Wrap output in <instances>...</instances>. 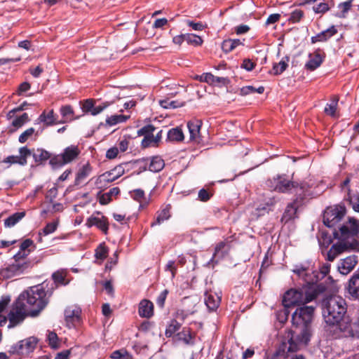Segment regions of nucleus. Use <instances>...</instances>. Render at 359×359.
I'll list each match as a JSON object with an SVG mask.
<instances>
[{
    "mask_svg": "<svg viewBox=\"0 0 359 359\" xmlns=\"http://www.w3.org/2000/svg\"><path fill=\"white\" fill-rule=\"evenodd\" d=\"M314 307L311 306H300L296 309L292 316V323L294 330L288 332L287 341H283L276 351L278 358H291L290 353L295 352L300 345L306 346L310 340L311 323L313 317ZM295 359H303L300 355Z\"/></svg>",
    "mask_w": 359,
    "mask_h": 359,
    "instance_id": "1",
    "label": "nucleus"
},
{
    "mask_svg": "<svg viewBox=\"0 0 359 359\" xmlns=\"http://www.w3.org/2000/svg\"><path fill=\"white\" fill-rule=\"evenodd\" d=\"M52 292L46 288L45 283L30 287L22 292L18 300L25 304L27 314L31 317H36L46 307Z\"/></svg>",
    "mask_w": 359,
    "mask_h": 359,
    "instance_id": "2",
    "label": "nucleus"
},
{
    "mask_svg": "<svg viewBox=\"0 0 359 359\" xmlns=\"http://www.w3.org/2000/svg\"><path fill=\"white\" fill-rule=\"evenodd\" d=\"M345 300L337 295L330 296L323 300V316L325 323L334 325L339 323L346 312Z\"/></svg>",
    "mask_w": 359,
    "mask_h": 359,
    "instance_id": "3",
    "label": "nucleus"
},
{
    "mask_svg": "<svg viewBox=\"0 0 359 359\" xmlns=\"http://www.w3.org/2000/svg\"><path fill=\"white\" fill-rule=\"evenodd\" d=\"M29 253L19 250L13 256L14 262L0 269V279L11 278L29 271L34 266L32 261L26 259Z\"/></svg>",
    "mask_w": 359,
    "mask_h": 359,
    "instance_id": "4",
    "label": "nucleus"
},
{
    "mask_svg": "<svg viewBox=\"0 0 359 359\" xmlns=\"http://www.w3.org/2000/svg\"><path fill=\"white\" fill-rule=\"evenodd\" d=\"M317 294L316 291L313 288L309 290L306 287L300 290L292 289L285 293L283 304L285 307L305 304L313 300Z\"/></svg>",
    "mask_w": 359,
    "mask_h": 359,
    "instance_id": "5",
    "label": "nucleus"
},
{
    "mask_svg": "<svg viewBox=\"0 0 359 359\" xmlns=\"http://www.w3.org/2000/svg\"><path fill=\"white\" fill-rule=\"evenodd\" d=\"M268 187L271 190L280 193H294L299 187L298 182L287 180L283 175H278L266 182Z\"/></svg>",
    "mask_w": 359,
    "mask_h": 359,
    "instance_id": "6",
    "label": "nucleus"
},
{
    "mask_svg": "<svg viewBox=\"0 0 359 359\" xmlns=\"http://www.w3.org/2000/svg\"><path fill=\"white\" fill-rule=\"evenodd\" d=\"M27 316L29 315L27 314V309L25 308V304H22L16 299L13 305L12 309L8 314V319L9 320L8 327L11 328L21 323Z\"/></svg>",
    "mask_w": 359,
    "mask_h": 359,
    "instance_id": "7",
    "label": "nucleus"
},
{
    "mask_svg": "<svg viewBox=\"0 0 359 359\" xmlns=\"http://www.w3.org/2000/svg\"><path fill=\"white\" fill-rule=\"evenodd\" d=\"M346 209L343 206L327 208L323 214V223L328 227H333L345 215Z\"/></svg>",
    "mask_w": 359,
    "mask_h": 359,
    "instance_id": "8",
    "label": "nucleus"
},
{
    "mask_svg": "<svg viewBox=\"0 0 359 359\" xmlns=\"http://www.w3.org/2000/svg\"><path fill=\"white\" fill-rule=\"evenodd\" d=\"M125 173V169L122 164L116 166L109 171L100 175L96 180L95 184L107 185L119 178Z\"/></svg>",
    "mask_w": 359,
    "mask_h": 359,
    "instance_id": "9",
    "label": "nucleus"
},
{
    "mask_svg": "<svg viewBox=\"0 0 359 359\" xmlns=\"http://www.w3.org/2000/svg\"><path fill=\"white\" fill-rule=\"evenodd\" d=\"M81 309L76 306H68L65 310V320L67 326L69 328L76 327L81 323Z\"/></svg>",
    "mask_w": 359,
    "mask_h": 359,
    "instance_id": "10",
    "label": "nucleus"
},
{
    "mask_svg": "<svg viewBox=\"0 0 359 359\" xmlns=\"http://www.w3.org/2000/svg\"><path fill=\"white\" fill-rule=\"evenodd\" d=\"M37 344V340L34 337H29L25 340L20 341L16 345L12 347V352L22 356H28V354L32 352Z\"/></svg>",
    "mask_w": 359,
    "mask_h": 359,
    "instance_id": "11",
    "label": "nucleus"
},
{
    "mask_svg": "<svg viewBox=\"0 0 359 359\" xmlns=\"http://www.w3.org/2000/svg\"><path fill=\"white\" fill-rule=\"evenodd\" d=\"M201 126V122L199 120H191L187 123V128L189 136L181 130V142L187 140V142H198L199 140V133Z\"/></svg>",
    "mask_w": 359,
    "mask_h": 359,
    "instance_id": "12",
    "label": "nucleus"
},
{
    "mask_svg": "<svg viewBox=\"0 0 359 359\" xmlns=\"http://www.w3.org/2000/svg\"><path fill=\"white\" fill-rule=\"evenodd\" d=\"M18 156H8L5 158L2 162L8 163L10 165L12 164H18L20 165H25L27 163V158L31 156L32 150L27 147H22L19 149Z\"/></svg>",
    "mask_w": 359,
    "mask_h": 359,
    "instance_id": "13",
    "label": "nucleus"
},
{
    "mask_svg": "<svg viewBox=\"0 0 359 359\" xmlns=\"http://www.w3.org/2000/svg\"><path fill=\"white\" fill-rule=\"evenodd\" d=\"M339 231L343 238L356 235L359 233V220L350 218L345 224L340 227Z\"/></svg>",
    "mask_w": 359,
    "mask_h": 359,
    "instance_id": "14",
    "label": "nucleus"
},
{
    "mask_svg": "<svg viewBox=\"0 0 359 359\" xmlns=\"http://www.w3.org/2000/svg\"><path fill=\"white\" fill-rule=\"evenodd\" d=\"M325 58V53L320 49L316 50L309 55V60L305 64V68L309 71H313L320 66Z\"/></svg>",
    "mask_w": 359,
    "mask_h": 359,
    "instance_id": "15",
    "label": "nucleus"
},
{
    "mask_svg": "<svg viewBox=\"0 0 359 359\" xmlns=\"http://www.w3.org/2000/svg\"><path fill=\"white\" fill-rule=\"evenodd\" d=\"M86 225L88 227L95 226L104 234H107L108 232L109 222L107 217L104 215H101V217H96L95 215H91L88 218L86 221Z\"/></svg>",
    "mask_w": 359,
    "mask_h": 359,
    "instance_id": "16",
    "label": "nucleus"
},
{
    "mask_svg": "<svg viewBox=\"0 0 359 359\" xmlns=\"http://www.w3.org/2000/svg\"><path fill=\"white\" fill-rule=\"evenodd\" d=\"M358 263V259L355 255H352L341 259L338 265V271L342 275L348 274Z\"/></svg>",
    "mask_w": 359,
    "mask_h": 359,
    "instance_id": "17",
    "label": "nucleus"
},
{
    "mask_svg": "<svg viewBox=\"0 0 359 359\" xmlns=\"http://www.w3.org/2000/svg\"><path fill=\"white\" fill-rule=\"evenodd\" d=\"M351 248V243L339 241L330 248L327 255V259L330 262H332L339 254Z\"/></svg>",
    "mask_w": 359,
    "mask_h": 359,
    "instance_id": "18",
    "label": "nucleus"
},
{
    "mask_svg": "<svg viewBox=\"0 0 359 359\" xmlns=\"http://www.w3.org/2000/svg\"><path fill=\"white\" fill-rule=\"evenodd\" d=\"M334 326L336 327L337 330H339L341 333V335L346 337H353L355 333L353 329V325L348 317L344 316L342 320H340L339 323H337Z\"/></svg>",
    "mask_w": 359,
    "mask_h": 359,
    "instance_id": "19",
    "label": "nucleus"
},
{
    "mask_svg": "<svg viewBox=\"0 0 359 359\" xmlns=\"http://www.w3.org/2000/svg\"><path fill=\"white\" fill-rule=\"evenodd\" d=\"M337 33V28L335 26L332 25L326 30H324L317 35L312 36L311 39V43H316L317 42H325Z\"/></svg>",
    "mask_w": 359,
    "mask_h": 359,
    "instance_id": "20",
    "label": "nucleus"
},
{
    "mask_svg": "<svg viewBox=\"0 0 359 359\" xmlns=\"http://www.w3.org/2000/svg\"><path fill=\"white\" fill-rule=\"evenodd\" d=\"M171 208L170 204H167L162 208L161 210L156 212V217L155 220L151 222V226H154L156 225H160L164 221L168 219L171 216Z\"/></svg>",
    "mask_w": 359,
    "mask_h": 359,
    "instance_id": "21",
    "label": "nucleus"
},
{
    "mask_svg": "<svg viewBox=\"0 0 359 359\" xmlns=\"http://www.w3.org/2000/svg\"><path fill=\"white\" fill-rule=\"evenodd\" d=\"M196 297H184L181 303V306L182 307L181 314L185 316L193 314L196 311L195 306L196 305Z\"/></svg>",
    "mask_w": 359,
    "mask_h": 359,
    "instance_id": "22",
    "label": "nucleus"
},
{
    "mask_svg": "<svg viewBox=\"0 0 359 359\" xmlns=\"http://www.w3.org/2000/svg\"><path fill=\"white\" fill-rule=\"evenodd\" d=\"M139 315L149 318L154 315V304L148 299H142L139 304Z\"/></svg>",
    "mask_w": 359,
    "mask_h": 359,
    "instance_id": "23",
    "label": "nucleus"
},
{
    "mask_svg": "<svg viewBox=\"0 0 359 359\" xmlns=\"http://www.w3.org/2000/svg\"><path fill=\"white\" fill-rule=\"evenodd\" d=\"M300 204L301 201H299L298 198L288 204L283 213L282 220L287 222L290 219H294L296 217L297 211Z\"/></svg>",
    "mask_w": 359,
    "mask_h": 359,
    "instance_id": "24",
    "label": "nucleus"
},
{
    "mask_svg": "<svg viewBox=\"0 0 359 359\" xmlns=\"http://www.w3.org/2000/svg\"><path fill=\"white\" fill-rule=\"evenodd\" d=\"M220 301L221 297L216 292L210 291L205 293V304L210 310L214 311L217 309Z\"/></svg>",
    "mask_w": 359,
    "mask_h": 359,
    "instance_id": "25",
    "label": "nucleus"
},
{
    "mask_svg": "<svg viewBox=\"0 0 359 359\" xmlns=\"http://www.w3.org/2000/svg\"><path fill=\"white\" fill-rule=\"evenodd\" d=\"M81 151L78 146L70 145L66 147L62 153L66 164H68L78 158Z\"/></svg>",
    "mask_w": 359,
    "mask_h": 359,
    "instance_id": "26",
    "label": "nucleus"
},
{
    "mask_svg": "<svg viewBox=\"0 0 359 359\" xmlns=\"http://www.w3.org/2000/svg\"><path fill=\"white\" fill-rule=\"evenodd\" d=\"M60 113L62 116V119L59 121L60 124L69 123L77 118L74 116L73 107L69 104L62 106L60 109Z\"/></svg>",
    "mask_w": 359,
    "mask_h": 359,
    "instance_id": "27",
    "label": "nucleus"
},
{
    "mask_svg": "<svg viewBox=\"0 0 359 359\" xmlns=\"http://www.w3.org/2000/svg\"><path fill=\"white\" fill-rule=\"evenodd\" d=\"M39 120L47 126L60 124L59 123L60 120H57V116L55 114L53 109L50 110L48 113L46 111H43L39 116Z\"/></svg>",
    "mask_w": 359,
    "mask_h": 359,
    "instance_id": "28",
    "label": "nucleus"
},
{
    "mask_svg": "<svg viewBox=\"0 0 359 359\" xmlns=\"http://www.w3.org/2000/svg\"><path fill=\"white\" fill-rule=\"evenodd\" d=\"M182 41H184L188 45L194 47L201 46L203 43V40L201 36L190 33L181 34V42Z\"/></svg>",
    "mask_w": 359,
    "mask_h": 359,
    "instance_id": "29",
    "label": "nucleus"
},
{
    "mask_svg": "<svg viewBox=\"0 0 359 359\" xmlns=\"http://www.w3.org/2000/svg\"><path fill=\"white\" fill-rule=\"evenodd\" d=\"M92 171V167L88 162L83 165L77 172L74 184L75 185H80L87 178Z\"/></svg>",
    "mask_w": 359,
    "mask_h": 359,
    "instance_id": "30",
    "label": "nucleus"
},
{
    "mask_svg": "<svg viewBox=\"0 0 359 359\" xmlns=\"http://www.w3.org/2000/svg\"><path fill=\"white\" fill-rule=\"evenodd\" d=\"M31 155H32L35 163L37 164H42L50 158V153L41 148L37 149L34 152L32 151Z\"/></svg>",
    "mask_w": 359,
    "mask_h": 359,
    "instance_id": "31",
    "label": "nucleus"
},
{
    "mask_svg": "<svg viewBox=\"0 0 359 359\" xmlns=\"http://www.w3.org/2000/svg\"><path fill=\"white\" fill-rule=\"evenodd\" d=\"M348 290L351 296L359 297V274L353 276L350 279Z\"/></svg>",
    "mask_w": 359,
    "mask_h": 359,
    "instance_id": "32",
    "label": "nucleus"
},
{
    "mask_svg": "<svg viewBox=\"0 0 359 359\" xmlns=\"http://www.w3.org/2000/svg\"><path fill=\"white\" fill-rule=\"evenodd\" d=\"M26 213L25 211L17 212L9 216L4 220V226L6 228H11L14 226L18 222H19L23 217H25Z\"/></svg>",
    "mask_w": 359,
    "mask_h": 359,
    "instance_id": "33",
    "label": "nucleus"
},
{
    "mask_svg": "<svg viewBox=\"0 0 359 359\" xmlns=\"http://www.w3.org/2000/svg\"><path fill=\"white\" fill-rule=\"evenodd\" d=\"M130 118V116L123 114H115L107 116L106 118V125L108 126H114L118 123H125Z\"/></svg>",
    "mask_w": 359,
    "mask_h": 359,
    "instance_id": "34",
    "label": "nucleus"
},
{
    "mask_svg": "<svg viewBox=\"0 0 359 359\" xmlns=\"http://www.w3.org/2000/svg\"><path fill=\"white\" fill-rule=\"evenodd\" d=\"M120 194L118 187H113L108 192L102 194L99 197V203L101 205H107L111 201L113 196H118Z\"/></svg>",
    "mask_w": 359,
    "mask_h": 359,
    "instance_id": "35",
    "label": "nucleus"
},
{
    "mask_svg": "<svg viewBox=\"0 0 359 359\" xmlns=\"http://www.w3.org/2000/svg\"><path fill=\"white\" fill-rule=\"evenodd\" d=\"M241 45H243V43L241 40L229 39L223 41L222 43V49L224 53H227Z\"/></svg>",
    "mask_w": 359,
    "mask_h": 359,
    "instance_id": "36",
    "label": "nucleus"
},
{
    "mask_svg": "<svg viewBox=\"0 0 359 359\" xmlns=\"http://www.w3.org/2000/svg\"><path fill=\"white\" fill-rule=\"evenodd\" d=\"M299 187L297 189L294 190V193L296 194L299 195L300 196L302 195L304 196L310 195V189L313 186V182L311 180L309 181H303L300 183H298Z\"/></svg>",
    "mask_w": 359,
    "mask_h": 359,
    "instance_id": "37",
    "label": "nucleus"
},
{
    "mask_svg": "<svg viewBox=\"0 0 359 359\" xmlns=\"http://www.w3.org/2000/svg\"><path fill=\"white\" fill-rule=\"evenodd\" d=\"M164 165V161L160 156H153L149 165V170L157 172L161 171Z\"/></svg>",
    "mask_w": 359,
    "mask_h": 359,
    "instance_id": "38",
    "label": "nucleus"
},
{
    "mask_svg": "<svg viewBox=\"0 0 359 359\" xmlns=\"http://www.w3.org/2000/svg\"><path fill=\"white\" fill-rule=\"evenodd\" d=\"M49 159V164L53 167V168H57L66 164L62 154L59 155H54L53 156L50 155V158Z\"/></svg>",
    "mask_w": 359,
    "mask_h": 359,
    "instance_id": "39",
    "label": "nucleus"
},
{
    "mask_svg": "<svg viewBox=\"0 0 359 359\" xmlns=\"http://www.w3.org/2000/svg\"><path fill=\"white\" fill-rule=\"evenodd\" d=\"M158 146V138L154 139V134L149 136L144 137L141 142V147L142 148H148L150 147H156Z\"/></svg>",
    "mask_w": 359,
    "mask_h": 359,
    "instance_id": "40",
    "label": "nucleus"
},
{
    "mask_svg": "<svg viewBox=\"0 0 359 359\" xmlns=\"http://www.w3.org/2000/svg\"><path fill=\"white\" fill-rule=\"evenodd\" d=\"M28 121H29L28 114L27 113H24L21 116L16 117L12 121V126L16 128H19Z\"/></svg>",
    "mask_w": 359,
    "mask_h": 359,
    "instance_id": "41",
    "label": "nucleus"
},
{
    "mask_svg": "<svg viewBox=\"0 0 359 359\" xmlns=\"http://www.w3.org/2000/svg\"><path fill=\"white\" fill-rule=\"evenodd\" d=\"M293 271L299 277H302L306 283L311 284L314 282L313 278H309L308 271L305 268H297L294 269Z\"/></svg>",
    "mask_w": 359,
    "mask_h": 359,
    "instance_id": "42",
    "label": "nucleus"
},
{
    "mask_svg": "<svg viewBox=\"0 0 359 359\" xmlns=\"http://www.w3.org/2000/svg\"><path fill=\"white\" fill-rule=\"evenodd\" d=\"M226 245L224 242L219 243L215 248V252L213 254L212 259L222 258L226 252Z\"/></svg>",
    "mask_w": 359,
    "mask_h": 359,
    "instance_id": "43",
    "label": "nucleus"
},
{
    "mask_svg": "<svg viewBox=\"0 0 359 359\" xmlns=\"http://www.w3.org/2000/svg\"><path fill=\"white\" fill-rule=\"evenodd\" d=\"M35 248L36 246L34 243V241L30 238L25 239L21 243L20 245V250L22 251H27L28 252L34 251Z\"/></svg>",
    "mask_w": 359,
    "mask_h": 359,
    "instance_id": "44",
    "label": "nucleus"
},
{
    "mask_svg": "<svg viewBox=\"0 0 359 359\" xmlns=\"http://www.w3.org/2000/svg\"><path fill=\"white\" fill-rule=\"evenodd\" d=\"M155 130L156 128L153 125L148 124L138 130L137 135L139 136H144V137L153 135Z\"/></svg>",
    "mask_w": 359,
    "mask_h": 359,
    "instance_id": "45",
    "label": "nucleus"
},
{
    "mask_svg": "<svg viewBox=\"0 0 359 359\" xmlns=\"http://www.w3.org/2000/svg\"><path fill=\"white\" fill-rule=\"evenodd\" d=\"M337 101H333L331 104H327L325 107L324 111L326 114L332 117H337Z\"/></svg>",
    "mask_w": 359,
    "mask_h": 359,
    "instance_id": "46",
    "label": "nucleus"
},
{
    "mask_svg": "<svg viewBox=\"0 0 359 359\" xmlns=\"http://www.w3.org/2000/svg\"><path fill=\"white\" fill-rule=\"evenodd\" d=\"M167 139L169 141H180V126L169 130L168 132Z\"/></svg>",
    "mask_w": 359,
    "mask_h": 359,
    "instance_id": "47",
    "label": "nucleus"
},
{
    "mask_svg": "<svg viewBox=\"0 0 359 359\" xmlns=\"http://www.w3.org/2000/svg\"><path fill=\"white\" fill-rule=\"evenodd\" d=\"M181 336V340L187 345H192L194 344L195 337L192 335L189 330H184Z\"/></svg>",
    "mask_w": 359,
    "mask_h": 359,
    "instance_id": "48",
    "label": "nucleus"
},
{
    "mask_svg": "<svg viewBox=\"0 0 359 359\" xmlns=\"http://www.w3.org/2000/svg\"><path fill=\"white\" fill-rule=\"evenodd\" d=\"M108 254V248L104 245L100 244L95 250V257L97 259H104Z\"/></svg>",
    "mask_w": 359,
    "mask_h": 359,
    "instance_id": "49",
    "label": "nucleus"
},
{
    "mask_svg": "<svg viewBox=\"0 0 359 359\" xmlns=\"http://www.w3.org/2000/svg\"><path fill=\"white\" fill-rule=\"evenodd\" d=\"M276 203V200L274 198H269L264 205H260L257 208V211H265L268 212L271 210V208Z\"/></svg>",
    "mask_w": 359,
    "mask_h": 359,
    "instance_id": "50",
    "label": "nucleus"
},
{
    "mask_svg": "<svg viewBox=\"0 0 359 359\" xmlns=\"http://www.w3.org/2000/svg\"><path fill=\"white\" fill-rule=\"evenodd\" d=\"M304 16V12L302 10L296 9L292 12L289 21L292 23L299 22Z\"/></svg>",
    "mask_w": 359,
    "mask_h": 359,
    "instance_id": "51",
    "label": "nucleus"
},
{
    "mask_svg": "<svg viewBox=\"0 0 359 359\" xmlns=\"http://www.w3.org/2000/svg\"><path fill=\"white\" fill-rule=\"evenodd\" d=\"M112 103H113V102H104L97 106L94 105L93 109L92 111V115L96 116V115L99 114L102 111H104L105 109H107L109 106H110Z\"/></svg>",
    "mask_w": 359,
    "mask_h": 359,
    "instance_id": "52",
    "label": "nucleus"
},
{
    "mask_svg": "<svg viewBox=\"0 0 359 359\" xmlns=\"http://www.w3.org/2000/svg\"><path fill=\"white\" fill-rule=\"evenodd\" d=\"M34 131L35 130L33 128H29L27 129L19 136L18 141L20 143H25V142L27 141L29 138H30L33 135Z\"/></svg>",
    "mask_w": 359,
    "mask_h": 359,
    "instance_id": "53",
    "label": "nucleus"
},
{
    "mask_svg": "<svg viewBox=\"0 0 359 359\" xmlns=\"http://www.w3.org/2000/svg\"><path fill=\"white\" fill-rule=\"evenodd\" d=\"M184 24L190 27L193 30L202 31L205 29V26L202 22H195L189 20H185Z\"/></svg>",
    "mask_w": 359,
    "mask_h": 359,
    "instance_id": "54",
    "label": "nucleus"
},
{
    "mask_svg": "<svg viewBox=\"0 0 359 359\" xmlns=\"http://www.w3.org/2000/svg\"><path fill=\"white\" fill-rule=\"evenodd\" d=\"M178 323L177 320H172L169 326L166 328L165 335L167 337H172L178 330Z\"/></svg>",
    "mask_w": 359,
    "mask_h": 359,
    "instance_id": "55",
    "label": "nucleus"
},
{
    "mask_svg": "<svg viewBox=\"0 0 359 359\" xmlns=\"http://www.w3.org/2000/svg\"><path fill=\"white\" fill-rule=\"evenodd\" d=\"M48 344L51 348L56 349L58 347V345H57L58 337L55 332H50L48 334Z\"/></svg>",
    "mask_w": 359,
    "mask_h": 359,
    "instance_id": "56",
    "label": "nucleus"
},
{
    "mask_svg": "<svg viewBox=\"0 0 359 359\" xmlns=\"http://www.w3.org/2000/svg\"><path fill=\"white\" fill-rule=\"evenodd\" d=\"M95 101L93 99H87L83 102L82 106V110L85 113H90L92 115V111L93 109Z\"/></svg>",
    "mask_w": 359,
    "mask_h": 359,
    "instance_id": "57",
    "label": "nucleus"
},
{
    "mask_svg": "<svg viewBox=\"0 0 359 359\" xmlns=\"http://www.w3.org/2000/svg\"><path fill=\"white\" fill-rule=\"evenodd\" d=\"M287 64L281 60L279 63L275 64L273 67V71L274 74L278 75L283 73L287 68Z\"/></svg>",
    "mask_w": 359,
    "mask_h": 359,
    "instance_id": "58",
    "label": "nucleus"
},
{
    "mask_svg": "<svg viewBox=\"0 0 359 359\" xmlns=\"http://www.w3.org/2000/svg\"><path fill=\"white\" fill-rule=\"evenodd\" d=\"M31 88V85L28 82H22L20 83L16 90V94L19 96L22 95L25 93L27 92Z\"/></svg>",
    "mask_w": 359,
    "mask_h": 359,
    "instance_id": "59",
    "label": "nucleus"
},
{
    "mask_svg": "<svg viewBox=\"0 0 359 359\" xmlns=\"http://www.w3.org/2000/svg\"><path fill=\"white\" fill-rule=\"evenodd\" d=\"M57 226V222H50L48 223L45 227L43 229V233L45 236L48 235L50 233H53Z\"/></svg>",
    "mask_w": 359,
    "mask_h": 359,
    "instance_id": "60",
    "label": "nucleus"
},
{
    "mask_svg": "<svg viewBox=\"0 0 359 359\" xmlns=\"http://www.w3.org/2000/svg\"><path fill=\"white\" fill-rule=\"evenodd\" d=\"M128 355V351L124 349L121 348L120 350H116L114 351L111 355V359H122L123 358H125Z\"/></svg>",
    "mask_w": 359,
    "mask_h": 359,
    "instance_id": "61",
    "label": "nucleus"
},
{
    "mask_svg": "<svg viewBox=\"0 0 359 359\" xmlns=\"http://www.w3.org/2000/svg\"><path fill=\"white\" fill-rule=\"evenodd\" d=\"M53 279L55 283L60 285H66L67 283H65V276L60 272H55L52 276Z\"/></svg>",
    "mask_w": 359,
    "mask_h": 359,
    "instance_id": "62",
    "label": "nucleus"
},
{
    "mask_svg": "<svg viewBox=\"0 0 359 359\" xmlns=\"http://www.w3.org/2000/svg\"><path fill=\"white\" fill-rule=\"evenodd\" d=\"M329 10V6L327 3H320L313 7V11L316 13H324Z\"/></svg>",
    "mask_w": 359,
    "mask_h": 359,
    "instance_id": "63",
    "label": "nucleus"
},
{
    "mask_svg": "<svg viewBox=\"0 0 359 359\" xmlns=\"http://www.w3.org/2000/svg\"><path fill=\"white\" fill-rule=\"evenodd\" d=\"M350 197V202L352 205L353 209L359 212V194Z\"/></svg>",
    "mask_w": 359,
    "mask_h": 359,
    "instance_id": "64",
    "label": "nucleus"
}]
</instances>
